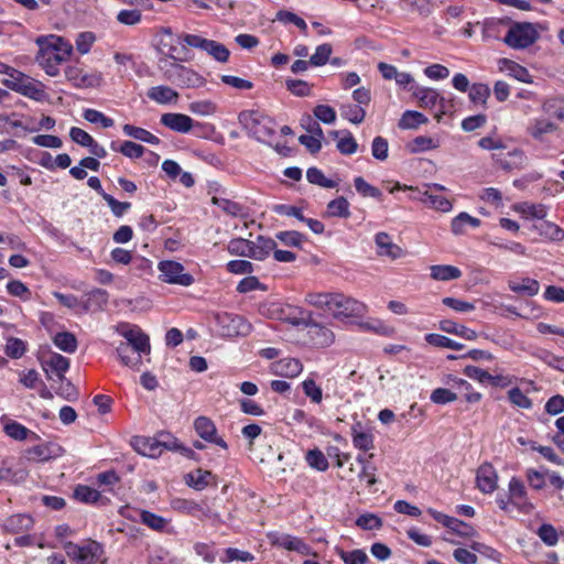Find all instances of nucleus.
Segmentation results:
<instances>
[{"mask_svg":"<svg viewBox=\"0 0 564 564\" xmlns=\"http://www.w3.org/2000/svg\"><path fill=\"white\" fill-rule=\"evenodd\" d=\"M305 300L312 306L330 312L335 318L362 317L367 313L365 303L343 293H308Z\"/></svg>","mask_w":564,"mask_h":564,"instance_id":"nucleus-1","label":"nucleus"},{"mask_svg":"<svg viewBox=\"0 0 564 564\" xmlns=\"http://www.w3.org/2000/svg\"><path fill=\"white\" fill-rule=\"evenodd\" d=\"M36 43L40 46L36 62L48 76H57L59 74V66L72 55V44L56 35L39 37Z\"/></svg>","mask_w":564,"mask_h":564,"instance_id":"nucleus-2","label":"nucleus"},{"mask_svg":"<svg viewBox=\"0 0 564 564\" xmlns=\"http://www.w3.org/2000/svg\"><path fill=\"white\" fill-rule=\"evenodd\" d=\"M174 51L175 47H171L170 53L165 57L160 58L164 77L181 87L197 88L204 86L206 80L203 76L186 66L175 63Z\"/></svg>","mask_w":564,"mask_h":564,"instance_id":"nucleus-3","label":"nucleus"},{"mask_svg":"<svg viewBox=\"0 0 564 564\" xmlns=\"http://www.w3.org/2000/svg\"><path fill=\"white\" fill-rule=\"evenodd\" d=\"M238 121L257 141L267 142L275 134V121L260 110H242L238 115Z\"/></svg>","mask_w":564,"mask_h":564,"instance_id":"nucleus-4","label":"nucleus"},{"mask_svg":"<svg viewBox=\"0 0 564 564\" xmlns=\"http://www.w3.org/2000/svg\"><path fill=\"white\" fill-rule=\"evenodd\" d=\"M540 23L513 22L503 37L505 44L513 50H524L533 45L540 37Z\"/></svg>","mask_w":564,"mask_h":564,"instance_id":"nucleus-5","label":"nucleus"},{"mask_svg":"<svg viewBox=\"0 0 564 564\" xmlns=\"http://www.w3.org/2000/svg\"><path fill=\"white\" fill-rule=\"evenodd\" d=\"M64 550L68 557L80 564H95L104 555V546L95 540H88L83 545L68 541Z\"/></svg>","mask_w":564,"mask_h":564,"instance_id":"nucleus-6","label":"nucleus"},{"mask_svg":"<svg viewBox=\"0 0 564 564\" xmlns=\"http://www.w3.org/2000/svg\"><path fill=\"white\" fill-rule=\"evenodd\" d=\"M115 329L127 340L126 344H129V347L131 346L140 357L142 354H150V338L138 325L119 323Z\"/></svg>","mask_w":564,"mask_h":564,"instance_id":"nucleus-7","label":"nucleus"},{"mask_svg":"<svg viewBox=\"0 0 564 564\" xmlns=\"http://www.w3.org/2000/svg\"><path fill=\"white\" fill-rule=\"evenodd\" d=\"M160 280L167 284L189 286L194 283V276L185 272L182 263L173 260H163L158 264Z\"/></svg>","mask_w":564,"mask_h":564,"instance_id":"nucleus-8","label":"nucleus"},{"mask_svg":"<svg viewBox=\"0 0 564 564\" xmlns=\"http://www.w3.org/2000/svg\"><path fill=\"white\" fill-rule=\"evenodd\" d=\"M220 334L227 337L246 335L250 330V324L240 315L231 313H218L215 316Z\"/></svg>","mask_w":564,"mask_h":564,"instance_id":"nucleus-9","label":"nucleus"},{"mask_svg":"<svg viewBox=\"0 0 564 564\" xmlns=\"http://www.w3.org/2000/svg\"><path fill=\"white\" fill-rule=\"evenodd\" d=\"M311 316V312L290 304H273L271 307L272 318L289 323L293 326L305 325V323H308Z\"/></svg>","mask_w":564,"mask_h":564,"instance_id":"nucleus-10","label":"nucleus"},{"mask_svg":"<svg viewBox=\"0 0 564 564\" xmlns=\"http://www.w3.org/2000/svg\"><path fill=\"white\" fill-rule=\"evenodd\" d=\"M413 96L419 100L420 107L434 108L436 105L440 106V113L436 115V119L440 121L442 116L448 111L447 101L440 93L434 88L429 87H416L413 91Z\"/></svg>","mask_w":564,"mask_h":564,"instance_id":"nucleus-11","label":"nucleus"},{"mask_svg":"<svg viewBox=\"0 0 564 564\" xmlns=\"http://www.w3.org/2000/svg\"><path fill=\"white\" fill-rule=\"evenodd\" d=\"M64 449L56 443L47 442L26 448L23 456L29 462L45 463L62 456Z\"/></svg>","mask_w":564,"mask_h":564,"instance_id":"nucleus-12","label":"nucleus"},{"mask_svg":"<svg viewBox=\"0 0 564 564\" xmlns=\"http://www.w3.org/2000/svg\"><path fill=\"white\" fill-rule=\"evenodd\" d=\"M304 326L307 327V337L314 347H329L335 341L334 332L319 323L313 322L312 316Z\"/></svg>","mask_w":564,"mask_h":564,"instance_id":"nucleus-13","label":"nucleus"},{"mask_svg":"<svg viewBox=\"0 0 564 564\" xmlns=\"http://www.w3.org/2000/svg\"><path fill=\"white\" fill-rule=\"evenodd\" d=\"M65 76L67 80L77 88L98 87L102 82V75L100 73H84V70L77 66L66 67Z\"/></svg>","mask_w":564,"mask_h":564,"instance_id":"nucleus-14","label":"nucleus"},{"mask_svg":"<svg viewBox=\"0 0 564 564\" xmlns=\"http://www.w3.org/2000/svg\"><path fill=\"white\" fill-rule=\"evenodd\" d=\"M270 543L273 546L282 547L289 551H295L302 555H308L311 547L302 539L290 534L271 532L268 534Z\"/></svg>","mask_w":564,"mask_h":564,"instance_id":"nucleus-15","label":"nucleus"},{"mask_svg":"<svg viewBox=\"0 0 564 564\" xmlns=\"http://www.w3.org/2000/svg\"><path fill=\"white\" fill-rule=\"evenodd\" d=\"M194 429L197 435L208 443L216 444L224 449L228 448L225 440L217 434L215 423L207 416H198L194 421Z\"/></svg>","mask_w":564,"mask_h":564,"instance_id":"nucleus-16","label":"nucleus"},{"mask_svg":"<svg viewBox=\"0 0 564 564\" xmlns=\"http://www.w3.org/2000/svg\"><path fill=\"white\" fill-rule=\"evenodd\" d=\"M492 159L505 171L521 170L527 163V156L520 149L500 151L492 154Z\"/></svg>","mask_w":564,"mask_h":564,"instance_id":"nucleus-17","label":"nucleus"},{"mask_svg":"<svg viewBox=\"0 0 564 564\" xmlns=\"http://www.w3.org/2000/svg\"><path fill=\"white\" fill-rule=\"evenodd\" d=\"M508 489L511 505L518 510L523 513H530L534 509L533 505L528 500L525 487L519 478L512 477Z\"/></svg>","mask_w":564,"mask_h":564,"instance_id":"nucleus-18","label":"nucleus"},{"mask_svg":"<svg viewBox=\"0 0 564 564\" xmlns=\"http://www.w3.org/2000/svg\"><path fill=\"white\" fill-rule=\"evenodd\" d=\"M498 474L490 463L481 464L476 473L477 488L484 494H491L497 489Z\"/></svg>","mask_w":564,"mask_h":564,"instance_id":"nucleus-19","label":"nucleus"},{"mask_svg":"<svg viewBox=\"0 0 564 564\" xmlns=\"http://www.w3.org/2000/svg\"><path fill=\"white\" fill-rule=\"evenodd\" d=\"M375 243L377 246V254L379 257H388L391 260H395L404 256L403 249L395 245L390 235L384 231L376 234Z\"/></svg>","mask_w":564,"mask_h":564,"instance_id":"nucleus-20","label":"nucleus"},{"mask_svg":"<svg viewBox=\"0 0 564 564\" xmlns=\"http://www.w3.org/2000/svg\"><path fill=\"white\" fill-rule=\"evenodd\" d=\"M160 451H172L180 452L183 456L196 459V453L189 448L184 446L180 441L169 432H160L155 435Z\"/></svg>","mask_w":564,"mask_h":564,"instance_id":"nucleus-21","label":"nucleus"},{"mask_svg":"<svg viewBox=\"0 0 564 564\" xmlns=\"http://www.w3.org/2000/svg\"><path fill=\"white\" fill-rule=\"evenodd\" d=\"M160 122L172 131L180 133H187L194 127V121L189 116L177 112L163 113Z\"/></svg>","mask_w":564,"mask_h":564,"instance_id":"nucleus-22","label":"nucleus"},{"mask_svg":"<svg viewBox=\"0 0 564 564\" xmlns=\"http://www.w3.org/2000/svg\"><path fill=\"white\" fill-rule=\"evenodd\" d=\"M33 524L34 520L31 516L18 513L8 517L2 523V529L7 533L20 534L30 531L33 528Z\"/></svg>","mask_w":564,"mask_h":564,"instance_id":"nucleus-23","label":"nucleus"},{"mask_svg":"<svg viewBox=\"0 0 564 564\" xmlns=\"http://www.w3.org/2000/svg\"><path fill=\"white\" fill-rule=\"evenodd\" d=\"M17 93L35 101H43L46 98L45 86L28 75L25 78H22V83L18 86Z\"/></svg>","mask_w":564,"mask_h":564,"instance_id":"nucleus-24","label":"nucleus"},{"mask_svg":"<svg viewBox=\"0 0 564 564\" xmlns=\"http://www.w3.org/2000/svg\"><path fill=\"white\" fill-rule=\"evenodd\" d=\"M557 124L546 118H535L530 121L527 132L536 141H544L545 137L557 130Z\"/></svg>","mask_w":564,"mask_h":564,"instance_id":"nucleus-25","label":"nucleus"},{"mask_svg":"<svg viewBox=\"0 0 564 564\" xmlns=\"http://www.w3.org/2000/svg\"><path fill=\"white\" fill-rule=\"evenodd\" d=\"M184 481L188 487L202 491L215 482V476L209 470L197 468L186 474L184 476Z\"/></svg>","mask_w":564,"mask_h":564,"instance_id":"nucleus-26","label":"nucleus"},{"mask_svg":"<svg viewBox=\"0 0 564 564\" xmlns=\"http://www.w3.org/2000/svg\"><path fill=\"white\" fill-rule=\"evenodd\" d=\"M303 370L302 362L296 358H283L272 365V371L276 376L294 378Z\"/></svg>","mask_w":564,"mask_h":564,"instance_id":"nucleus-27","label":"nucleus"},{"mask_svg":"<svg viewBox=\"0 0 564 564\" xmlns=\"http://www.w3.org/2000/svg\"><path fill=\"white\" fill-rule=\"evenodd\" d=\"M498 67L500 72H506L509 76L516 78L519 82L522 83H532V76L530 75L529 70L508 58H500L498 61Z\"/></svg>","mask_w":564,"mask_h":564,"instance_id":"nucleus-28","label":"nucleus"},{"mask_svg":"<svg viewBox=\"0 0 564 564\" xmlns=\"http://www.w3.org/2000/svg\"><path fill=\"white\" fill-rule=\"evenodd\" d=\"M352 444L356 448L367 452L373 448V435L369 430H366L361 422H356L351 426Z\"/></svg>","mask_w":564,"mask_h":564,"instance_id":"nucleus-29","label":"nucleus"},{"mask_svg":"<svg viewBox=\"0 0 564 564\" xmlns=\"http://www.w3.org/2000/svg\"><path fill=\"white\" fill-rule=\"evenodd\" d=\"M85 296L86 300L82 303V308L84 312L101 311L108 303L109 299L108 292L102 289H95L88 292Z\"/></svg>","mask_w":564,"mask_h":564,"instance_id":"nucleus-30","label":"nucleus"},{"mask_svg":"<svg viewBox=\"0 0 564 564\" xmlns=\"http://www.w3.org/2000/svg\"><path fill=\"white\" fill-rule=\"evenodd\" d=\"M133 448L143 456L159 457L162 454L160 451L156 437L137 436L132 441Z\"/></svg>","mask_w":564,"mask_h":564,"instance_id":"nucleus-31","label":"nucleus"},{"mask_svg":"<svg viewBox=\"0 0 564 564\" xmlns=\"http://www.w3.org/2000/svg\"><path fill=\"white\" fill-rule=\"evenodd\" d=\"M42 368L45 371V373L47 375L48 379L51 378L48 375L50 371H54L56 373L58 380L63 381L65 379L64 375L69 368V360H68V358L54 352V354H52V356L50 357L48 360H46L44 364H42Z\"/></svg>","mask_w":564,"mask_h":564,"instance_id":"nucleus-32","label":"nucleus"},{"mask_svg":"<svg viewBox=\"0 0 564 564\" xmlns=\"http://www.w3.org/2000/svg\"><path fill=\"white\" fill-rule=\"evenodd\" d=\"M26 476L28 473L24 469H13L10 458L0 457V484L3 481L18 484L23 481Z\"/></svg>","mask_w":564,"mask_h":564,"instance_id":"nucleus-33","label":"nucleus"},{"mask_svg":"<svg viewBox=\"0 0 564 564\" xmlns=\"http://www.w3.org/2000/svg\"><path fill=\"white\" fill-rule=\"evenodd\" d=\"M148 97L160 105H166L171 102H176L180 95L176 90L169 86L160 85L151 87L148 90Z\"/></svg>","mask_w":564,"mask_h":564,"instance_id":"nucleus-34","label":"nucleus"},{"mask_svg":"<svg viewBox=\"0 0 564 564\" xmlns=\"http://www.w3.org/2000/svg\"><path fill=\"white\" fill-rule=\"evenodd\" d=\"M275 248L276 242L272 238L258 236L257 240L251 242V259L264 260Z\"/></svg>","mask_w":564,"mask_h":564,"instance_id":"nucleus-35","label":"nucleus"},{"mask_svg":"<svg viewBox=\"0 0 564 564\" xmlns=\"http://www.w3.org/2000/svg\"><path fill=\"white\" fill-rule=\"evenodd\" d=\"M3 431L9 437L15 441H35L40 438L36 433L32 432L21 423L12 420L4 424Z\"/></svg>","mask_w":564,"mask_h":564,"instance_id":"nucleus-36","label":"nucleus"},{"mask_svg":"<svg viewBox=\"0 0 564 564\" xmlns=\"http://www.w3.org/2000/svg\"><path fill=\"white\" fill-rule=\"evenodd\" d=\"M419 200L427 207L443 213L449 212L453 207L452 203L446 197L434 194L432 191H425L422 193Z\"/></svg>","mask_w":564,"mask_h":564,"instance_id":"nucleus-37","label":"nucleus"},{"mask_svg":"<svg viewBox=\"0 0 564 564\" xmlns=\"http://www.w3.org/2000/svg\"><path fill=\"white\" fill-rule=\"evenodd\" d=\"M431 278L436 281H452L462 276V271L449 264H435L430 268Z\"/></svg>","mask_w":564,"mask_h":564,"instance_id":"nucleus-38","label":"nucleus"},{"mask_svg":"<svg viewBox=\"0 0 564 564\" xmlns=\"http://www.w3.org/2000/svg\"><path fill=\"white\" fill-rule=\"evenodd\" d=\"M440 328L445 333L455 334L468 340H475L478 336L475 330L467 328L464 325H459L451 319L441 321Z\"/></svg>","mask_w":564,"mask_h":564,"instance_id":"nucleus-39","label":"nucleus"},{"mask_svg":"<svg viewBox=\"0 0 564 564\" xmlns=\"http://www.w3.org/2000/svg\"><path fill=\"white\" fill-rule=\"evenodd\" d=\"M212 203L229 216L246 217L248 215L243 206L230 199L214 196Z\"/></svg>","mask_w":564,"mask_h":564,"instance_id":"nucleus-40","label":"nucleus"},{"mask_svg":"<svg viewBox=\"0 0 564 564\" xmlns=\"http://www.w3.org/2000/svg\"><path fill=\"white\" fill-rule=\"evenodd\" d=\"M466 226L477 228L480 226V219L463 212L453 218L451 227L454 235H463L466 231Z\"/></svg>","mask_w":564,"mask_h":564,"instance_id":"nucleus-41","label":"nucleus"},{"mask_svg":"<svg viewBox=\"0 0 564 564\" xmlns=\"http://www.w3.org/2000/svg\"><path fill=\"white\" fill-rule=\"evenodd\" d=\"M140 521L144 525L158 532L166 531L169 525V520L148 510L140 511Z\"/></svg>","mask_w":564,"mask_h":564,"instance_id":"nucleus-42","label":"nucleus"},{"mask_svg":"<svg viewBox=\"0 0 564 564\" xmlns=\"http://www.w3.org/2000/svg\"><path fill=\"white\" fill-rule=\"evenodd\" d=\"M122 130L126 135L131 137L133 139L154 145L160 143V139L156 135H154L153 133L143 128L127 123L122 127Z\"/></svg>","mask_w":564,"mask_h":564,"instance_id":"nucleus-43","label":"nucleus"},{"mask_svg":"<svg viewBox=\"0 0 564 564\" xmlns=\"http://www.w3.org/2000/svg\"><path fill=\"white\" fill-rule=\"evenodd\" d=\"M340 116L351 123L359 124L366 118V110L356 104H343L340 106Z\"/></svg>","mask_w":564,"mask_h":564,"instance_id":"nucleus-44","label":"nucleus"},{"mask_svg":"<svg viewBox=\"0 0 564 564\" xmlns=\"http://www.w3.org/2000/svg\"><path fill=\"white\" fill-rule=\"evenodd\" d=\"M490 96V88L482 83H475L468 90V98L475 106H486L487 99Z\"/></svg>","mask_w":564,"mask_h":564,"instance_id":"nucleus-45","label":"nucleus"},{"mask_svg":"<svg viewBox=\"0 0 564 564\" xmlns=\"http://www.w3.org/2000/svg\"><path fill=\"white\" fill-rule=\"evenodd\" d=\"M543 112L551 119L564 120V99L550 98L542 104Z\"/></svg>","mask_w":564,"mask_h":564,"instance_id":"nucleus-46","label":"nucleus"},{"mask_svg":"<svg viewBox=\"0 0 564 564\" xmlns=\"http://www.w3.org/2000/svg\"><path fill=\"white\" fill-rule=\"evenodd\" d=\"M172 507L182 513L193 517H199L200 514L206 516L204 508L194 500L176 499L172 502Z\"/></svg>","mask_w":564,"mask_h":564,"instance_id":"nucleus-47","label":"nucleus"},{"mask_svg":"<svg viewBox=\"0 0 564 564\" xmlns=\"http://www.w3.org/2000/svg\"><path fill=\"white\" fill-rule=\"evenodd\" d=\"M53 343L58 349L67 354H73L77 349V339L75 335L69 332L57 333L53 337Z\"/></svg>","mask_w":564,"mask_h":564,"instance_id":"nucleus-48","label":"nucleus"},{"mask_svg":"<svg viewBox=\"0 0 564 564\" xmlns=\"http://www.w3.org/2000/svg\"><path fill=\"white\" fill-rule=\"evenodd\" d=\"M427 118L415 110H406L399 120V128L401 129H415L420 124L426 123Z\"/></svg>","mask_w":564,"mask_h":564,"instance_id":"nucleus-49","label":"nucleus"},{"mask_svg":"<svg viewBox=\"0 0 564 564\" xmlns=\"http://www.w3.org/2000/svg\"><path fill=\"white\" fill-rule=\"evenodd\" d=\"M509 289L512 292H516L519 294H525L528 296H533V295L538 294V292L540 290V285L536 280L525 278L522 280L521 283L509 282Z\"/></svg>","mask_w":564,"mask_h":564,"instance_id":"nucleus-50","label":"nucleus"},{"mask_svg":"<svg viewBox=\"0 0 564 564\" xmlns=\"http://www.w3.org/2000/svg\"><path fill=\"white\" fill-rule=\"evenodd\" d=\"M327 213L332 217L348 218L350 216L348 200L340 196L327 204Z\"/></svg>","mask_w":564,"mask_h":564,"instance_id":"nucleus-51","label":"nucleus"},{"mask_svg":"<svg viewBox=\"0 0 564 564\" xmlns=\"http://www.w3.org/2000/svg\"><path fill=\"white\" fill-rule=\"evenodd\" d=\"M100 497L98 490L86 485H78L74 489V498L84 503H96Z\"/></svg>","mask_w":564,"mask_h":564,"instance_id":"nucleus-52","label":"nucleus"},{"mask_svg":"<svg viewBox=\"0 0 564 564\" xmlns=\"http://www.w3.org/2000/svg\"><path fill=\"white\" fill-rule=\"evenodd\" d=\"M425 341L434 347L449 348L454 350H460L464 348L463 344L441 334H427L425 335Z\"/></svg>","mask_w":564,"mask_h":564,"instance_id":"nucleus-53","label":"nucleus"},{"mask_svg":"<svg viewBox=\"0 0 564 564\" xmlns=\"http://www.w3.org/2000/svg\"><path fill=\"white\" fill-rule=\"evenodd\" d=\"M251 242L248 239L235 238L227 246V250L232 256L251 258Z\"/></svg>","mask_w":564,"mask_h":564,"instance_id":"nucleus-54","label":"nucleus"},{"mask_svg":"<svg viewBox=\"0 0 564 564\" xmlns=\"http://www.w3.org/2000/svg\"><path fill=\"white\" fill-rule=\"evenodd\" d=\"M305 459L310 467L318 471H325L328 468V460L318 448L310 449L305 455Z\"/></svg>","mask_w":564,"mask_h":564,"instance_id":"nucleus-55","label":"nucleus"},{"mask_svg":"<svg viewBox=\"0 0 564 564\" xmlns=\"http://www.w3.org/2000/svg\"><path fill=\"white\" fill-rule=\"evenodd\" d=\"M188 109L195 115L207 117L215 115L218 110V106L213 100L206 99L191 102Z\"/></svg>","mask_w":564,"mask_h":564,"instance_id":"nucleus-56","label":"nucleus"},{"mask_svg":"<svg viewBox=\"0 0 564 564\" xmlns=\"http://www.w3.org/2000/svg\"><path fill=\"white\" fill-rule=\"evenodd\" d=\"M306 178L311 184L323 188H334L337 186V182L325 177L324 173L317 167H310L306 172Z\"/></svg>","mask_w":564,"mask_h":564,"instance_id":"nucleus-57","label":"nucleus"},{"mask_svg":"<svg viewBox=\"0 0 564 564\" xmlns=\"http://www.w3.org/2000/svg\"><path fill=\"white\" fill-rule=\"evenodd\" d=\"M26 351V344L20 338L9 337L6 343L4 352L12 359L21 358Z\"/></svg>","mask_w":564,"mask_h":564,"instance_id":"nucleus-58","label":"nucleus"},{"mask_svg":"<svg viewBox=\"0 0 564 564\" xmlns=\"http://www.w3.org/2000/svg\"><path fill=\"white\" fill-rule=\"evenodd\" d=\"M354 185L356 191L364 197H372L376 199L382 198L381 191L366 182L365 178L361 176L355 177Z\"/></svg>","mask_w":564,"mask_h":564,"instance_id":"nucleus-59","label":"nucleus"},{"mask_svg":"<svg viewBox=\"0 0 564 564\" xmlns=\"http://www.w3.org/2000/svg\"><path fill=\"white\" fill-rule=\"evenodd\" d=\"M343 137H340L337 141L336 148L344 155H351L358 149V143L352 137L351 132L345 130L341 132Z\"/></svg>","mask_w":564,"mask_h":564,"instance_id":"nucleus-60","label":"nucleus"},{"mask_svg":"<svg viewBox=\"0 0 564 564\" xmlns=\"http://www.w3.org/2000/svg\"><path fill=\"white\" fill-rule=\"evenodd\" d=\"M333 53V47L328 43L321 44L316 47L315 53L310 58L312 66H323L328 61Z\"/></svg>","mask_w":564,"mask_h":564,"instance_id":"nucleus-61","label":"nucleus"},{"mask_svg":"<svg viewBox=\"0 0 564 564\" xmlns=\"http://www.w3.org/2000/svg\"><path fill=\"white\" fill-rule=\"evenodd\" d=\"M208 53L214 59L220 63H226L229 59L230 52L229 50L221 43L210 40L207 48L205 51Z\"/></svg>","mask_w":564,"mask_h":564,"instance_id":"nucleus-62","label":"nucleus"},{"mask_svg":"<svg viewBox=\"0 0 564 564\" xmlns=\"http://www.w3.org/2000/svg\"><path fill=\"white\" fill-rule=\"evenodd\" d=\"M337 554L340 556L345 564H366L368 562V555L365 551L359 549L351 552L337 549Z\"/></svg>","mask_w":564,"mask_h":564,"instance_id":"nucleus-63","label":"nucleus"},{"mask_svg":"<svg viewBox=\"0 0 564 564\" xmlns=\"http://www.w3.org/2000/svg\"><path fill=\"white\" fill-rule=\"evenodd\" d=\"M371 154L378 161H386L389 155V143L383 137H376L371 143Z\"/></svg>","mask_w":564,"mask_h":564,"instance_id":"nucleus-64","label":"nucleus"}]
</instances>
